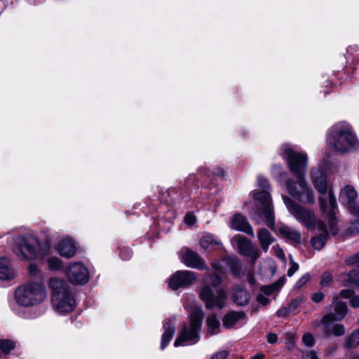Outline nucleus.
Here are the masks:
<instances>
[{
	"label": "nucleus",
	"mask_w": 359,
	"mask_h": 359,
	"mask_svg": "<svg viewBox=\"0 0 359 359\" xmlns=\"http://www.w3.org/2000/svg\"><path fill=\"white\" fill-rule=\"evenodd\" d=\"M283 155L288 163L290 170L297 180V182L291 180L286 182L287 193L303 203H313V192L305 180L308 161L306 154L297 152L286 145L283 147Z\"/></svg>",
	"instance_id": "nucleus-1"
},
{
	"label": "nucleus",
	"mask_w": 359,
	"mask_h": 359,
	"mask_svg": "<svg viewBox=\"0 0 359 359\" xmlns=\"http://www.w3.org/2000/svg\"><path fill=\"white\" fill-rule=\"evenodd\" d=\"M258 187L262 190L253 191L252 197L257 201V208L252 219L257 224H266L269 227L273 228L275 224L273 207L271 197L269 190L270 185L268 180L259 175L257 177Z\"/></svg>",
	"instance_id": "nucleus-2"
},
{
	"label": "nucleus",
	"mask_w": 359,
	"mask_h": 359,
	"mask_svg": "<svg viewBox=\"0 0 359 359\" xmlns=\"http://www.w3.org/2000/svg\"><path fill=\"white\" fill-rule=\"evenodd\" d=\"M311 178L315 187L320 194V203L323 212L329 217V229L332 234L337 233V226L334 217L337 203L332 191L328 189L327 183L321 168H316L311 172Z\"/></svg>",
	"instance_id": "nucleus-3"
},
{
	"label": "nucleus",
	"mask_w": 359,
	"mask_h": 359,
	"mask_svg": "<svg viewBox=\"0 0 359 359\" xmlns=\"http://www.w3.org/2000/svg\"><path fill=\"white\" fill-rule=\"evenodd\" d=\"M212 268L214 273L211 276H205L203 280L204 285L201 288L200 297L205 303L206 308L222 309L225 306L227 299L225 290L219 288L215 294L209 285L217 287L221 284L222 278L219 274L222 273V269L219 264H213Z\"/></svg>",
	"instance_id": "nucleus-4"
},
{
	"label": "nucleus",
	"mask_w": 359,
	"mask_h": 359,
	"mask_svg": "<svg viewBox=\"0 0 359 359\" xmlns=\"http://www.w3.org/2000/svg\"><path fill=\"white\" fill-rule=\"evenodd\" d=\"M184 309L190 313V323L184 324L182 327L174 346H184L185 344H196L199 340V332L201 330L204 313L200 306L194 304H184Z\"/></svg>",
	"instance_id": "nucleus-5"
},
{
	"label": "nucleus",
	"mask_w": 359,
	"mask_h": 359,
	"mask_svg": "<svg viewBox=\"0 0 359 359\" xmlns=\"http://www.w3.org/2000/svg\"><path fill=\"white\" fill-rule=\"evenodd\" d=\"M48 285L52 292V304L55 310L59 313L72 312L76 307V301L67 283L60 278L51 277Z\"/></svg>",
	"instance_id": "nucleus-6"
},
{
	"label": "nucleus",
	"mask_w": 359,
	"mask_h": 359,
	"mask_svg": "<svg viewBox=\"0 0 359 359\" xmlns=\"http://www.w3.org/2000/svg\"><path fill=\"white\" fill-rule=\"evenodd\" d=\"M327 143L333 150L345 152L359 146V141L350 125L340 123L334 125L327 137Z\"/></svg>",
	"instance_id": "nucleus-7"
},
{
	"label": "nucleus",
	"mask_w": 359,
	"mask_h": 359,
	"mask_svg": "<svg viewBox=\"0 0 359 359\" xmlns=\"http://www.w3.org/2000/svg\"><path fill=\"white\" fill-rule=\"evenodd\" d=\"M47 297L46 287L43 283L30 282L15 291V299L18 304L29 306L41 303Z\"/></svg>",
	"instance_id": "nucleus-8"
},
{
	"label": "nucleus",
	"mask_w": 359,
	"mask_h": 359,
	"mask_svg": "<svg viewBox=\"0 0 359 359\" xmlns=\"http://www.w3.org/2000/svg\"><path fill=\"white\" fill-rule=\"evenodd\" d=\"M42 247L39 239L34 236H19L13 248L15 254L22 260H32L43 257Z\"/></svg>",
	"instance_id": "nucleus-9"
},
{
	"label": "nucleus",
	"mask_w": 359,
	"mask_h": 359,
	"mask_svg": "<svg viewBox=\"0 0 359 359\" xmlns=\"http://www.w3.org/2000/svg\"><path fill=\"white\" fill-rule=\"evenodd\" d=\"M283 200L288 211L295 219L307 229H313L316 224L315 214L305 208L295 203L290 198L283 196Z\"/></svg>",
	"instance_id": "nucleus-10"
},
{
	"label": "nucleus",
	"mask_w": 359,
	"mask_h": 359,
	"mask_svg": "<svg viewBox=\"0 0 359 359\" xmlns=\"http://www.w3.org/2000/svg\"><path fill=\"white\" fill-rule=\"evenodd\" d=\"M66 275L69 281L75 285L85 284L89 278L88 269L81 262L70 264L66 269Z\"/></svg>",
	"instance_id": "nucleus-11"
},
{
	"label": "nucleus",
	"mask_w": 359,
	"mask_h": 359,
	"mask_svg": "<svg viewBox=\"0 0 359 359\" xmlns=\"http://www.w3.org/2000/svg\"><path fill=\"white\" fill-rule=\"evenodd\" d=\"M358 193L351 185L345 186L341 191L339 201L348 209L351 213L359 217V203H357Z\"/></svg>",
	"instance_id": "nucleus-12"
},
{
	"label": "nucleus",
	"mask_w": 359,
	"mask_h": 359,
	"mask_svg": "<svg viewBox=\"0 0 359 359\" xmlns=\"http://www.w3.org/2000/svg\"><path fill=\"white\" fill-rule=\"evenodd\" d=\"M197 280V275L191 271H178L175 272L169 280V287L172 290H177L192 285Z\"/></svg>",
	"instance_id": "nucleus-13"
},
{
	"label": "nucleus",
	"mask_w": 359,
	"mask_h": 359,
	"mask_svg": "<svg viewBox=\"0 0 359 359\" xmlns=\"http://www.w3.org/2000/svg\"><path fill=\"white\" fill-rule=\"evenodd\" d=\"M180 256L182 262L188 267L200 270L208 269L203 259L196 252L187 248H184L181 250Z\"/></svg>",
	"instance_id": "nucleus-14"
},
{
	"label": "nucleus",
	"mask_w": 359,
	"mask_h": 359,
	"mask_svg": "<svg viewBox=\"0 0 359 359\" xmlns=\"http://www.w3.org/2000/svg\"><path fill=\"white\" fill-rule=\"evenodd\" d=\"M337 320L333 319L332 313L327 314L322 318L321 323L326 337H330L331 335L340 337L344 334V326L341 324H334V322Z\"/></svg>",
	"instance_id": "nucleus-15"
},
{
	"label": "nucleus",
	"mask_w": 359,
	"mask_h": 359,
	"mask_svg": "<svg viewBox=\"0 0 359 359\" xmlns=\"http://www.w3.org/2000/svg\"><path fill=\"white\" fill-rule=\"evenodd\" d=\"M234 239L241 254L251 257L254 261L259 257L258 250L254 247L250 240L240 235L236 236Z\"/></svg>",
	"instance_id": "nucleus-16"
},
{
	"label": "nucleus",
	"mask_w": 359,
	"mask_h": 359,
	"mask_svg": "<svg viewBox=\"0 0 359 359\" xmlns=\"http://www.w3.org/2000/svg\"><path fill=\"white\" fill-rule=\"evenodd\" d=\"M232 229L243 231L252 237L255 236L252 227L247 221L246 218L241 214H236L231 222Z\"/></svg>",
	"instance_id": "nucleus-17"
},
{
	"label": "nucleus",
	"mask_w": 359,
	"mask_h": 359,
	"mask_svg": "<svg viewBox=\"0 0 359 359\" xmlns=\"http://www.w3.org/2000/svg\"><path fill=\"white\" fill-rule=\"evenodd\" d=\"M56 250L62 257L69 258L75 255L76 248L74 241L71 238H67L58 243Z\"/></svg>",
	"instance_id": "nucleus-18"
},
{
	"label": "nucleus",
	"mask_w": 359,
	"mask_h": 359,
	"mask_svg": "<svg viewBox=\"0 0 359 359\" xmlns=\"http://www.w3.org/2000/svg\"><path fill=\"white\" fill-rule=\"evenodd\" d=\"M318 229L321 232L318 236L313 237L311 241L312 246L318 250H321L327 240L328 234L327 226L323 222H318Z\"/></svg>",
	"instance_id": "nucleus-19"
},
{
	"label": "nucleus",
	"mask_w": 359,
	"mask_h": 359,
	"mask_svg": "<svg viewBox=\"0 0 359 359\" xmlns=\"http://www.w3.org/2000/svg\"><path fill=\"white\" fill-rule=\"evenodd\" d=\"M163 334L162 335L161 348L164 349L172 338L175 332V323L171 320H167L163 324Z\"/></svg>",
	"instance_id": "nucleus-20"
},
{
	"label": "nucleus",
	"mask_w": 359,
	"mask_h": 359,
	"mask_svg": "<svg viewBox=\"0 0 359 359\" xmlns=\"http://www.w3.org/2000/svg\"><path fill=\"white\" fill-rule=\"evenodd\" d=\"M15 272L11 266L10 261L7 258L0 259V279L9 280L14 278Z\"/></svg>",
	"instance_id": "nucleus-21"
},
{
	"label": "nucleus",
	"mask_w": 359,
	"mask_h": 359,
	"mask_svg": "<svg viewBox=\"0 0 359 359\" xmlns=\"http://www.w3.org/2000/svg\"><path fill=\"white\" fill-rule=\"evenodd\" d=\"M245 318V314L241 311H231L225 315L222 319L223 325L226 328H232L238 321Z\"/></svg>",
	"instance_id": "nucleus-22"
},
{
	"label": "nucleus",
	"mask_w": 359,
	"mask_h": 359,
	"mask_svg": "<svg viewBox=\"0 0 359 359\" xmlns=\"http://www.w3.org/2000/svg\"><path fill=\"white\" fill-rule=\"evenodd\" d=\"M257 238L262 249L266 252L273 241L270 232L266 229H261L257 233Z\"/></svg>",
	"instance_id": "nucleus-23"
},
{
	"label": "nucleus",
	"mask_w": 359,
	"mask_h": 359,
	"mask_svg": "<svg viewBox=\"0 0 359 359\" xmlns=\"http://www.w3.org/2000/svg\"><path fill=\"white\" fill-rule=\"evenodd\" d=\"M279 232L284 238L287 239H289L294 243L300 242V233L287 226H282L280 227Z\"/></svg>",
	"instance_id": "nucleus-24"
},
{
	"label": "nucleus",
	"mask_w": 359,
	"mask_h": 359,
	"mask_svg": "<svg viewBox=\"0 0 359 359\" xmlns=\"http://www.w3.org/2000/svg\"><path fill=\"white\" fill-rule=\"evenodd\" d=\"M233 299V302L237 305L243 306L248 302L249 294L245 290L241 287H237L235 289Z\"/></svg>",
	"instance_id": "nucleus-25"
},
{
	"label": "nucleus",
	"mask_w": 359,
	"mask_h": 359,
	"mask_svg": "<svg viewBox=\"0 0 359 359\" xmlns=\"http://www.w3.org/2000/svg\"><path fill=\"white\" fill-rule=\"evenodd\" d=\"M334 311L335 313H332L333 315V319L337 320H341L347 313L346 304L337 299L334 302Z\"/></svg>",
	"instance_id": "nucleus-26"
},
{
	"label": "nucleus",
	"mask_w": 359,
	"mask_h": 359,
	"mask_svg": "<svg viewBox=\"0 0 359 359\" xmlns=\"http://www.w3.org/2000/svg\"><path fill=\"white\" fill-rule=\"evenodd\" d=\"M208 332L210 334H216L219 331L220 323L215 315H212L207 318Z\"/></svg>",
	"instance_id": "nucleus-27"
},
{
	"label": "nucleus",
	"mask_w": 359,
	"mask_h": 359,
	"mask_svg": "<svg viewBox=\"0 0 359 359\" xmlns=\"http://www.w3.org/2000/svg\"><path fill=\"white\" fill-rule=\"evenodd\" d=\"M200 244L203 249L208 250L218 244V243L212 235L207 234L201 239Z\"/></svg>",
	"instance_id": "nucleus-28"
},
{
	"label": "nucleus",
	"mask_w": 359,
	"mask_h": 359,
	"mask_svg": "<svg viewBox=\"0 0 359 359\" xmlns=\"http://www.w3.org/2000/svg\"><path fill=\"white\" fill-rule=\"evenodd\" d=\"M15 347V343L9 339L0 340V349L4 353H8Z\"/></svg>",
	"instance_id": "nucleus-29"
},
{
	"label": "nucleus",
	"mask_w": 359,
	"mask_h": 359,
	"mask_svg": "<svg viewBox=\"0 0 359 359\" xmlns=\"http://www.w3.org/2000/svg\"><path fill=\"white\" fill-rule=\"evenodd\" d=\"M347 346L349 348H354L359 344V331H354L351 336L347 338Z\"/></svg>",
	"instance_id": "nucleus-30"
},
{
	"label": "nucleus",
	"mask_w": 359,
	"mask_h": 359,
	"mask_svg": "<svg viewBox=\"0 0 359 359\" xmlns=\"http://www.w3.org/2000/svg\"><path fill=\"white\" fill-rule=\"evenodd\" d=\"M48 268L50 270L56 271L62 268V262L57 257H49L47 260Z\"/></svg>",
	"instance_id": "nucleus-31"
},
{
	"label": "nucleus",
	"mask_w": 359,
	"mask_h": 359,
	"mask_svg": "<svg viewBox=\"0 0 359 359\" xmlns=\"http://www.w3.org/2000/svg\"><path fill=\"white\" fill-rule=\"evenodd\" d=\"M345 276L347 277V283L350 284H356L359 280L358 272L357 270H352Z\"/></svg>",
	"instance_id": "nucleus-32"
},
{
	"label": "nucleus",
	"mask_w": 359,
	"mask_h": 359,
	"mask_svg": "<svg viewBox=\"0 0 359 359\" xmlns=\"http://www.w3.org/2000/svg\"><path fill=\"white\" fill-rule=\"evenodd\" d=\"M332 276L330 273L325 272L322 275L320 280L321 285L328 286L332 283Z\"/></svg>",
	"instance_id": "nucleus-33"
},
{
	"label": "nucleus",
	"mask_w": 359,
	"mask_h": 359,
	"mask_svg": "<svg viewBox=\"0 0 359 359\" xmlns=\"http://www.w3.org/2000/svg\"><path fill=\"white\" fill-rule=\"evenodd\" d=\"M304 299L302 297H297L293 299L288 305L290 311H293L297 309L300 304L304 302Z\"/></svg>",
	"instance_id": "nucleus-34"
},
{
	"label": "nucleus",
	"mask_w": 359,
	"mask_h": 359,
	"mask_svg": "<svg viewBox=\"0 0 359 359\" xmlns=\"http://www.w3.org/2000/svg\"><path fill=\"white\" fill-rule=\"evenodd\" d=\"M302 341L307 346H312L315 342L314 337L310 333L304 334L302 337Z\"/></svg>",
	"instance_id": "nucleus-35"
},
{
	"label": "nucleus",
	"mask_w": 359,
	"mask_h": 359,
	"mask_svg": "<svg viewBox=\"0 0 359 359\" xmlns=\"http://www.w3.org/2000/svg\"><path fill=\"white\" fill-rule=\"evenodd\" d=\"M310 280V275L306 273L295 284V287L297 289H300L304 287L306 283Z\"/></svg>",
	"instance_id": "nucleus-36"
},
{
	"label": "nucleus",
	"mask_w": 359,
	"mask_h": 359,
	"mask_svg": "<svg viewBox=\"0 0 359 359\" xmlns=\"http://www.w3.org/2000/svg\"><path fill=\"white\" fill-rule=\"evenodd\" d=\"M359 233V219L350 224L348 229V233L353 235Z\"/></svg>",
	"instance_id": "nucleus-37"
},
{
	"label": "nucleus",
	"mask_w": 359,
	"mask_h": 359,
	"mask_svg": "<svg viewBox=\"0 0 359 359\" xmlns=\"http://www.w3.org/2000/svg\"><path fill=\"white\" fill-rule=\"evenodd\" d=\"M184 221L187 226H191L195 224L196 218L192 213H187L184 217Z\"/></svg>",
	"instance_id": "nucleus-38"
},
{
	"label": "nucleus",
	"mask_w": 359,
	"mask_h": 359,
	"mask_svg": "<svg viewBox=\"0 0 359 359\" xmlns=\"http://www.w3.org/2000/svg\"><path fill=\"white\" fill-rule=\"evenodd\" d=\"M40 270L36 264H30L29 266V273L32 277H37L39 275Z\"/></svg>",
	"instance_id": "nucleus-39"
},
{
	"label": "nucleus",
	"mask_w": 359,
	"mask_h": 359,
	"mask_svg": "<svg viewBox=\"0 0 359 359\" xmlns=\"http://www.w3.org/2000/svg\"><path fill=\"white\" fill-rule=\"evenodd\" d=\"M276 284L271 285L262 286L261 290L267 295L272 294L276 290Z\"/></svg>",
	"instance_id": "nucleus-40"
},
{
	"label": "nucleus",
	"mask_w": 359,
	"mask_h": 359,
	"mask_svg": "<svg viewBox=\"0 0 359 359\" xmlns=\"http://www.w3.org/2000/svg\"><path fill=\"white\" fill-rule=\"evenodd\" d=\"M298 269H299L298 264L295 263L294 262H293L292 260L291 266L287 271V276L290 277L294 275V273L298 270Z\"/></svg>",
	"instance_id": "nucleus-41"
},
{
	"label": "nucleus",
	"mask_w": 359,
	"mask_h": 359,
	"mask_svg": "<svg viewBox=\"0 0 359 359\" xmlns=\"http://www.w3.org/2000/svg\"><path fill=\"white\" fill-rule=\"evenodd\" d=\"M292 311H290L289 306L288 307H282L277 311V315L279 317H285L287 316Z\"/></svg>",
	"instance_id": "nucleus-42"
},
{
	"label": "nucleus",
	"mask_w": 359,
	"mask_h": 359,
	"mask_svg": "<svg viewBox=\"0 0 359 359\" xmlns=\"http://www.w3.org/2000/svg\"><path fill=\"white\" fill-rule=\"evenodd\" d=\"M121 256L122 259H128L131 257L132 256V251L129 248H125L121 250Z\"/></svg>",
	"instance_id": "nucleus-43"
},
{
	"label": "nucleus",
	"mask_w": 359,
	"mask_h": 359,
	"mask_svg": "<svg viewBox=\"0 0 359 359\" xmlns=\"http://www.w3.org/2000/svg\"><path fill=\"white\" fill-rule=\"evenodd\" d=\"M348 264H356L359 266V252L346 260Z\"/></svg>",
	"instance_id": "nucleus-44"
},
{
	"label": "nucleus",
	"mask_w": 359,
	"mask_h": 359,
	"mask_svg": "<svg viewBox=\"0 0 359 359\" xmlns=\"http://www.w3.org/2000/svg\"><path fill=\"white\" fill-rule=\"evenodd\" d=\"M352 294L353 291L349 289L342 290L339 293V296L342 298H351Z\"/></svg>",
	"instance_id": "nucleus-45"
},
{
	"label": "nucleus",
	"mask_w": 359,
	"mask_h": 359,
	"mask_svg": "<svg viewBox=\"0 0 359 359\" xmlns=\"http://www.w3.org/2000/svg\"><path fill=\"white\" fill-rule=\"evenodd\" d=\"M350 304L353 308L359 307V296H353L350 299Z\"/></svg>",
	"instance_id": "nucleus-46"
},
{
	"label": "nucleus",
	"mask_w": 359,
	"mask_h": 359,
	"mask_svg": "<svg viewBox=\"0 0 359 359\" xmlns=\"http://www.w3.org/2000/svg\"><path fill=\"white\" fill-rule=\"evenodd\" d=\"M324 298V294L322 292H317L313 294L312 300L314 302H320Z\"/></svg>",
	"instance_id": "nucleus-47"
},
{
	"label": "nucleus",
	"mask_w": 359,
	"mask_h": 359,
	"mask_svg": "<svg viewBox=\"0 0 359 359\" xmlns=\"http://www.w3.org/2000/svg\"><path fill=\"white\" fill-rule=\"evenodd\" d=\"M227 354L226 351H220L215 354L211 359H226Z\"/></svg>",
	"instance_id": "nucleus-48"
},
{
	"label": "nucleus",
	"mask_w": 359,
	"mask_h": 359,
	"mask_svg": "<svg viewBox=\"0 0 359 359\" xmlns=\"http://www.w3.org/2000/svg\"><path fill=\"white\" fill-rule=\"evenodd\" d=\"M257 300L259 303L262 304L264 306L268 304L269 302V299L262 294H259L257 297Z\"/></svg>",
	"instance_id": "nucleus-49"
},
{
	"label": "nucleus",
	"mask_w": 359,
	"mask_h": 359,
	"mask_svg": "<svg viewBox=\"0 0 359 359\" xmlns=\"http://www.w3.org/2000/svg\"><path fill=\"white\" fill-rule=\"evenodd\" d=\"M273 250H274L275 253L278 257L283 258L284 252L282 249L279 248L278 246H273Z\"/></svg>",
	"instance_id": "nucleus-50"
},
{
	"label": "nucleus",
	"mask_w": 359,
	"mask_h": 359,
	"mask_svg": "<svg viewBox=\"0 0 359 359\" xmlns=\"http://www.w3.org/2000/svg\"><path fill=\"white\" fill-rule=\"evenodd\" d=\"M278 337L277 335L273 333L269 334L267 335L268 342L270 344H273L277 341Z\"/></svg>",
	"instance_id": "nucleus-51"
},
{
	"label": "nucleus",
	"mask_w": 359,
	"mask_h": 359,
	"mask_svg": "<svg viewBox=\"0 0 359 359\" xmlns=\"http://www.w3.org/2000/svg\"><path fill=\"white\" fill-rule=\"evenodd\" d=\"M285 283V278L283 277L280 278L277 282H276L274 284H276V290H279Z\"/></svg>",
	"instance_id": "nucleus-52"
},
{
	"label": "nucleus",
	"mask_w": 359,
	"mask_h": 359,
	"mask_svg": "<svg viewBox=\"0 0 359 359\" xmlns=\"http://www.w3.org/2000/svg\"><path fill=\"white\" fill-rule=\"evenodd\" d=\"M307 355L309 357V359H319L314 351H310L308 352Z\"/></svg>",
	"instance_id": "nucleus-53"
},
{
	"label": "nucleus",
	"mask_w": 359,
	"mask_h": 359,
	"mask_svg": "<svg viewBox=\"0 0 359 359\" xmlns=\"http://www.w3.org/2000/svg\"><path fill=\"white\" fill-rule=\"evenodd\" d=\"M265 355L262 353H258L255 355L252 356L250 359H264Z\"/></svg>",
	"instance_id": "nucleus-54"
},
{
	"label": "nucleus",
	"mask_w": 359,
	"mask_h": 359,
	"mask_svg": "<svg viewBox=\"0 0 359 359\" xmlns=\"http://www.w3.org/2000/svg\"><path fill=\"white\" fill-rule=\"evenodd\" d=\"M248 281L250 285H253L255 283V281L252 273H249Z\"/></svg>",
	"instance_id": "nucleus-55"
},
{
	"label": "nucleus",
	"mask_w": 359,
	"mask_h": 359,
	"mask_svg": "<svg viewBox=\"0 0 359 359\" xmlns=\"http://www.w3.org/2000/svg\"><path fill=\"white\" fill-rule=\"evenodd\" d=\"M191 177H189V178L187 180V181H186V186H187V185H188V184H189V181H191Z\"/></svg>",
	"instance_id": "nucleus-56"
}]
</instances>
